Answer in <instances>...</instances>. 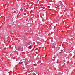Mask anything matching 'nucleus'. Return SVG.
<instances>
[{
  "instance_id": "1",
  "label": "nucleus",
  "mask_w": 75,
  "mask_h": 75,
  "mask_svg": "<svg viewBox=\"0 0 75 75\" xmlns=\"http://www.w3.org/2000/svg\"><path fill=\"white\" fill-rule=\"evenodd\" d=\"M21 50V47L20 46H19L18 47V50L20 51Z\"/></svg>"
},
{
  "instance_id": "5",
  "label": "nucleus",
  "mask_w": 75,
  "mask_h": 75,
  "mask_svg": "<svg viewBox=\"0 0 75 75\" xmlns=\"http://www.w3.org/2000/svg\"><path fill=\"white\" fill-rule=\"evenodd\" d=\"M53 58H56V57L55 56H54L53 57Z\"/></svg>"
},
{
  "instance_id": "3",
  "label": "nucleus",
  "mask_w": 75,
  "mask_h": 75,
  "mask_svg": "<svg viewBox=\"0 0 75 75\" xmlns=\"http://www.w3.org/2000/svg\"><path fill=\"white\" fill-rule=\"evenodd\" d=\"M36 42H37V43H38V44H40V42L37 41Z\"/></svg>"
},
{
  "instance_id": "9",
  "label": "nucleus",
  "mask_w": 75,
  "mask_h": 75,
  "mask_svg": "<svg viewBox=\"0 0 75 75\" xmlns=\"http://www.w3.org/2000/svg\"><path fill=\"white\" fill-rule=\"evenodd\" d=\"M60 53H61V52H60Z\"/></svg>"
},
{
  "instance_id": "8",
  "label": "nucleus",
  "mask_w": 75,
  "mask_h": 75,
  "mask_svg": "<svg viewBox=\"0 0 75 75\" xmlns=\"http://www.w3.org/2000/svg\"><path fill=\"white\" fill-rule=\"evenodd\" d=\"M13 23H15V22H14Z\"/></svg>"
},
{
  "instance_id": "2",
  "label": "nucleus",
  "mask_w": 75,
  "mask_h": 75,
  "mask_svg": "<svg viewBox=\"0 0 75 75\" xmlns=\"http://www.w3.org/2000/svg\"><path fill=\"white\" fill-rule=\"evenodd\" d=\"M32 48V47L31 46H30L29 47H28V48H29V49H31Z\"/></svg>"
},
{
  "instance_id": "7",
  "label": "nucleus",
  "mask_w": 75,
  "mask_h": 75,
  "mask_svg": "<svg viewBox=\"0 0 75 75\" xmlns=\"http://www.w3.org/2000/svg\"><path fill=\"white\" fill-rule=\"evenodd\" d=\"M26 62V61H25V62Z\"/></svg>"
},
{
  "instance_id": "4",
  "label": "nucleus",
  "mask_w": 75,
  "mask_h": 75,
  "mask_svg": "<svg viewBox=\"0 0 75 75\" xmlns=\"http://www.w3.org/2000/svg\"><path fill=\"white\" fill-rule=\"evenodd\" d=\"M56 62H57V64H58V60H57V61Z\"/></svg>"
},
{
  "instance_id": "6",
  "label": "nucleus",
  "mask_w": 75,
  "mask_h": 75,
  "mask_svg": "<svg viewBox=\"0 0 75 75\" xmlns=\"http://www.w3.org/2000/svg\"><path fill=\"white\" fill-rule=\"evenodd\" d=\"M24 62H22L21 63H23Z\"/></svg>"
}]
</instances>
